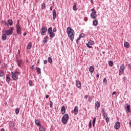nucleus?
<instances>
[{"label":"nucleus","instance_id":"nucleus-22","mask_svg":"<svg viewBox=\"0 0 131 131\" xmlns=\"http://www.w3.org/2000/svg\"><path fill=\"white\" fill-rule=\"evenodd\" d=\"M49 38V36H46L43 38V40L42 41V43H48V39Z\"/></svg>","mask_w":131,"mask_h":131},{"label":"nucleus","instance_id":"nucleus-64","mask_svg":"<svg viewBox=\"0 0 131 131\" xmlns=\"http://www.w3.org/2000/svg\"><path fill=\"white\" fill-rule=\"evenodd\" d=\"M18 54H20V50H18Z\"/></svg>","mask_w":131,"mask_h":131},{"label":"nucleus","instance_id":"nucleus-12","mask_svg":"<svg viewBox=\"0 0 131 131\" xmlns=\"http://www.w3.org/2000/svg\"><path fill=\"white\" fill-rule=\"evenodd\" d=\"M5 31H6V29H4L2 30V38L3 40H6L7 39V34L5 33Z\"/></svg>","mask_w":131,"mask_h":131},{"label":"nucleus","instance_id":"nucleus-58","mask_svg":"<svg viewBox=\"0 0 131 131\" xmlns=\"http://www.w3.org/2000/svg\"><path fill=\"white\" fill-rule=\"evenodd\" d=\"M0 131H5V129L4 128H2L1 129Z\"/></svg>","mask_w":131,"mask_h":131},{"label":"nucleus","instance_id":"nucleus-34","mask_svg":"<svg viewBox=\"0 0 131 131\" xmlns=\"http://www.w3.org/2000/svg\"><path fill=\"white\" fill-rule=\"evenodd\" d=\"M48 34H50V33H52L53 32V28H52V27H50L48 29Z\"/></svg>","mask_w":131,"mask_h":131},{"label":"nucleus","instance_id":"nucleus-53","mask_svg":"<svg viewBox=\"0 0 131 131\" xmlns=\"http://www.w3.org/2000/svg\"><path fill=\"white\" fill-rule=\"evenodd\" d=\"M43 63H44V64H47V63H48V60H45L43 61Z\"/></svg>","mask_w":131,"mask_h":131},{"label":"nucleus","instance_id":"nucleus-30","mask_svg":"<svg viewBox=\"0 0 131 131\" xmlns=\"http://www.w3.org/2000/svg\"><path fill=\"white\" fill-rule=\"evenodd\" d=\"M98 24H99L98 20H93V25H94V26H98Z\"/></svg>","mask_w":131,"mask_h":131},{"label":"nucleus","instance_id":"nucleus-31","mask_svg":"<svg viewBox=\"0 0 131 131\" xmlns=\"http://www.w3.org/2000/svg\"><path fill=\"white\" fill-rule=\"evenodd\" d=\"M39 131H46V128L42 126V125L39 126Z\"/></svg>","mask_w":131,"mask_h":131},{"label":"nucleus","instance_id":"nucleus-24","mask_svg":"<svg viewBox=\"0 0 131 131\" xmlns=\"http://www.w3.org/2000/svg\"><path fill=\"white\" fill-rule=\"evenodd\" d=\"M35 124H36V125H37V126H40V125H41V124H40V123L39 122V120L38 119H35Z\"/></svg>","mask_w":131,"mask_h":131},{"label":"nucleus","instance_id":"nucleus-8","mask_svg":"<svg viewBox=\"0 0 131 131\" xmlns=\"http://www.w3.org/2000/svg\"><path fill=\"white\" fill-rule=\"evenodd\" d=\"M14 32V27H11L9 30H5V33L6 34V35H12Z\"/></svg>","mask_w":131,"mask_h":131},{"label":"nucleus","instance_id":"nucleus-28","mask_svg":"<svg viewBox=\"0 0 131 131\" xmlns=\"http://www.w3.org/2000/svg\"><path fill=\"white\" fill-rule=\"evenodd\" d=\"M49 34V37H50V38H54L55 36H56V34H55V33H54L53 32L52 33H50Z\"/></svg>","mask_w":131,"mask_h":131},{"label":"nucleus","instance_id":"nucleus-4","mask_svg":"<svg viewBox=\"0 0 131 131\" xmlns=\"http://www.w3.org/2000/svg\"><path fill=\"white\" fill-rule=\"evenodd\" d=\"M16 123L14 121H10L9 122V131L11 130H17L16 128Z\"/></svg>","mask_w":131,"mask_h":131},{"label":"nucleus","instance_id":"nucleus-59","mask_svg":"<svg viewBox=\"0 0 131 131\" xmlns=\"http://www.w3.org/2000/svg\"><path fill=\"white\" fill-rule=\"evenodd\" d=\"M50 11H53V6L50 7Z\"/></svg>","mask_w":131,"mask_h":131},{"label":"nucleus","instance_id":"nucleus-52","mask_svg":"<svg viewBox=\"0 0 131 131\" xmlns=\"http://www.w3.org/2000/svg\"><path fill=\"white\" fill-rule=\"evenodd\" d=\"M5 25H6L8 27H9V24L8 23H7V21H5L4 23Z\"/></svg>","mask_w":131,"mask_h":131},{"label":"nucleus","instance_id":"nucleus-38","mask_svg":"<svg viewBox=\"0 0 131 131\" xmlns=\"http://www.w3.org/2000/svg\"><path fill=\"white\" fill-rule=\"evenodd\" d=\"M29 85L30 86H33V85H34V84H33V82H32V80H29Z\"/></svg>","mask_w":131,"mask_h":131},{"label":"nucleus","instance_id":"nucleus-26","mask_svg":"<svg viewBox=\"0 0 131 131\" xmlns=\"http://www.w3.org/2000/svg\"><path fill=\"white\" fill-rule=\"evenodd\" d=\"M35 69L37 74H41V70L40 69V68L36 67Z\"/></svg>","mask_w":131,"mask_h":131},{"label":"nucleus","instance_id":"nucleus-63","mask_svg":"<svg viewBox=\"0 0 131 131\" xmlns=\"http://www.w3.org/2000/svg\"><path fill=\"white\" fill-rule=\"evenodd\" d=\"M105 51H102V54H105Z\"/></svg>","mask_w":131,"mask_h":131},{"label":"nucleus","instance_id":"nucleus-39","mask_svg":"<svg viewBox=\"0 0 131 131\" xmlns=\"http://www.w3.org/2000/svg\"><path fill=\"white\" fill-rule=\"evenodd\" d=\"M108 65L109 66H111V67H112V66H113V61H112V60L109 61Z\"/></svg>","mask_w":131,"mask_h":131},{"label":"nucleus","instance_id":"nucleus-29","mask_svg":"<svg viewBox=\"0 0 131 131\" xmlns=\"http://www.w3.org/2000/svg\"><path fill=\"white\" fill-rule=\"evenodd\" d=\"M96 120H97V117H95L93 118V122H92V124H93V127H95V125L96 124Z\"/></svg>","mask_w":131,"mask_h":131},{"label":"nucleus","instance_id":"nucleus-37","mask_svg":"<svg viewBox=\"0 0 131 131\" xmlns=\"http://www.w3.org/2000/svg\"><path fill=\"white\" fill-rule=\"evenodd\" d=\"M48 62L50 63V64H52L53 63V59H52V57H48Z\"/></svg>","mask_w":131,"mask_h":131},{"label":"nucleus","instance_id":"nucleus-18","mask_svg":"<svg viewBox=\"0 0 131 131\" xmlns=\"http://www.w3.org/2000/svg\"><path fill=\"white\" fill-rule=\"evenodd\" d=\"M53 19L55 20L57 17V13L56 12V10L54 9L52 12Z\"/></svg>","mask_w":131,"mask_h":131},{"label":"nucleus","instance_id":"nucleus-27","mask_svg":"<svg viewBox=\"0 0 131 131\" xmlns=\"http://www.w3.org/2000/svg\"><path fill=\"white\" fill-rule=\"evenodd\" d=\"M31 48H32V42H29L28 45L27 46V48L28 50H31Z\"/></svg>","mask_w":131,"mask_h":131},{"label":"nucleus","instance_id":"nucleus-25","mask_svg":"<svg viewBox=\"0 0 131 131\" xmlns=\"http://www.w3.org/2000/svg\"><path fill=\"white\" fill-rule=\"evenodd\" d=\"M124 47L125 48H127V49H129L130 46H129V43L128 42H125L124 43Z\"/></svg>","mask_w":131,"mask_h":131},{"label":"nucleus","instance_id":"nucleus-54","mask_svg":"<svg viewBox=\"0 0 131 131\" xmlns=\"http://www.w3.org/2000/svg\"><path fill=\"white\" fill-rule=\"evenodd\" d=\"M117 93V92H115V91L113 92L112 93L113 96H114V95H115Z\"/></svg>","mask_w":131,"mask_h":131},{"label":"nucleus","instance_id":"nucleus-21","mask_svg":"<svg viewBox=\"0 0 131 131\" xmlns=\"http://www.w3.org/2000/svg\"><path fill=\"white\" fill-rule=\"evenodd\" d=\"M16 64L18 67H21V64H22V60H16Z\"/></svg>","mask_w":131,"mask_h":131},{"label":"nucleus","instance_id":"nucleus-14","mask_svg":"<svg viewBox=\"0 0 131 131\" xmlns=\"http://www.w3.org/2000/svg\"><path fill=\"white\" fill-rule=\"evenodd\" d=\"M95 109H97L98 110L99 108H100V106H101V103L99 101H96L95 103Z\"/></svg>","mask_w":131,"mask_h":131},{"label":"nucleus","instance_id":"nucleus-42","mask_svg":"<svg viewBox=\"0 0 131 131\" xmlns=\"http://www.w3.org/2000/svg\"><path fill=\"white\" fill-rule=\"evenodd\" d=\"M92 100H93V98H92V97H91L90 96H89L88 102H89V103H92Z\"/></svg>","mask_w":131,"mask_h":131},{"label":"nucleus","instance_id":"nucleus-6","mask_svg":"<svg viewBox=\"0 0 131 131\" xmlns=\"http://www.w3.org/2000/svg\"><path fill=\"white\" fill-rule=\"evenodd\" d=\"M124 70H125V66H124V63H123L120 65L119 70V75L120 76L123 74V73H124Z\"/></svg>","mask_w":131,"mask_h":131},{"label":"nucleus","instance_id":"nucleus-17","mask_svg":"<svg viewBox=\"0 0 131 131\" xmlns=\"http://www.w3.org/2000/svg\"><path fill=\"white\" fill-rule=\"evenodd\" d=\"M76 85L77 88H78V89L81 88V82H80V81L76 80Z\"/></svg>","mask_w":131,"mask_h":131},{"label":"nucleus","instance_id":"nucleus-50","mask_svg":"<svg viewBox=\"0 0 131 131\" xmlns=\"http://www.w3.org/2000/svg\"><path fill=\"white\" fill-rule=\"evenodd\" d=\"M53 32H57V28H54L53 29Z\"/></svg>","mask_w":131,"mask_h":131},{"label":"nucleus","instance_id":"nucleus-45","mask_svg":"<svg viewBox=\"0 0 131 131\" xmlns=\"http://www.w3.org/2000/svg\"><path fill=\"white\" fill-rule=\"evenodd\" d=\"M49 105L50 108H53V102L52 101H50Z\"/></svg>","mask_w":131,"mask_h":131},{"label":"nucleus","instance_id":"nucleus-44","mask_svg":"<svg viewBox=\"0 0 131 131\" xmlns=\"http://www.w3.org/2000/svg\"><path fill=\"white\" fill-rule=\"evenodd\" d=\"M80 39L84 37V34L83 33H81L79 35V37Z\"/></svg>","mask_w":131,"mask_h":131},{"label":"nucleus","instance_id":"nucleus-10","mask_svg":"<svg viewBox=\"0 0 131 131\" xmlns=\"http://www.w3.org/2000/svg\"><path fill=\"white\" fill-rule=\"evenodd\" d=\"M94 43H95V42H94V41L90 40L88 41V43H86V46L87 47L89 48V49H93V47H92L91 46H94Z\"/></svg>","mask_w":131,"mask_h":131},{"label":"nucleus","instance_id":"nucleus-5","mask_svg":"<svg viewBox=\"0 0 131 131\" xmlns=\"http://www.w3.org/2000/svg\"><path fill=\"white\" fill-rule=\"evenodd\" d=\"M16 33L17 34H21V25H20V20H17V22L16 25Z\"/></svg>","mask_w":131,"mask_h":131},{"label":"nucleus","instance_id":"nucleus-23","mask_svg":"<svg viewBox=\"0 0 131 131\" xmlns=\"http://www.w3.org/2000/svg\"><path fill=\"white\" fill-rule=\"evenodd\" d=\"M89 71L90 73H93L94 71H95V68L93 66H90L89 67Z\"/></svg>","mask_w":131,"mask_h":131},{"label":"nucleus","instance_id":"nucleus-56","mask_svg":"<svg viewBox=\"0 0 131 131\" xmlns=\"http://www.w3.org/2000/svg\"><path fill=\"white\" fill-rule=\"evenodd\" d=\"M27 34V33L25 32V33H24L23 35H24V36H26Z\"/></svg>","mask_w":131,"mask_h":131},{"label":"nucleus","instance_id":"nucleus-15","mask_svg":"<svg viewBox=\"0 0 131 131\" xmlns=\"http://www.w3.org/2000/svg\"><path fill=\"white\" fill-rule=\"evenodd\" d=\"M66 112V108L65 107V105H62L61 108V114L64 115V114H65Z\"/></svg>","mask_w":131,"mask_h":131},{"label":"nucleus","instance_id":"nucleus-61","mask_svg":"<svg viewBox=\"0 0 131 131\" xmlns=\"http://www.w3.org/2000/svg\"><path fill=\"white\" fill-rule=\"evenodd\" d=\"M1 24H3V23H4V20H1Z\"/></svg>","mask_w":131,"mask_h":131},{"label":"nucleus","instance_id":"nucleus-7","mask_svg":"<svg viewBox=\"0 0 131 131\" xmlns=\"http://www.w3.org/2000/svg\"><path fill=\"white\" fill-rule=\"evenodd\" d=\"M91 12L90 17L91 19H96L97 18V11L94 8L91 9Z\"/></svg>","mask_w":131,"mask_h":131},{"label":"nucleus","instance_id":"nucleus-51","mask_svg":"<svg viewBox=\"0 0 131 131\" xmlns=\"http://www.w3.org/2000/svg\"><path fill=\"white\" fill-rule=\"evenodd\" d=\"M99 77H100V75H99V73H97L96 74V78L98 79L99 78Z\"/></svg>","mask_w":131,"mask_h":131},{"label":"nucleus","instance_id":"nucleus-47","mask_svg":"<svg viewBox=\"0 0 131 131\" xmlns=\"http://www.w3.org/2000/svg\"><path fill=\"white\" fill-rule=\"evenodd\" d=\"M103 83H107V79L106 78H103Z\"/></svg>","mask_w":131,"mask_h":131},{"label":"nucleus","instance_id":"nucleus-36","mask_svg":"<svg viewBox=\"0 0 131 131\" xmlns=\"http://www.w3.org/2000/svg\"><path fill=\"white\" fill-rule=\"evenodd\" d=\"M19 112H20V108H17L15 109V114H16V115H18V114H19Z\"/></svg>","mask_w":131,"mask_h":131},{"label":"nucleus","instance_id":"nucleus-32","mask_svg":"<svg viewBox=\"0 0 131 131\" xmlns=\"http://www.w3.org/2000/svg\"><path fill=\"white\" fill-rule=\"evenodd\" d=\"M7 22H8L9 25H10V26H13V20H12V19H8L7 20Z\"/></svg>","mask_w":131,"mask_h":131},{"label":"nucleus","instance_id":"nucleus-35","mask_svg":"<svg viewBox=\"0 0 131 131\" xmlns=\"http://www.w3.org/2000/svg\"><path fill=\"white\" fill-rule=\"evenodd\" d=\"M41 10H45V9H46V3H43L41 5Z\"/></svg>","mask_w":131,"mask_h":131},{"label":"nucleus","instance_id":"nucleus-57","mask_svg":"<svg viewBox=\"0 0 131 131\" xmlns=\"http://www.w3.org/2000/svg\"><path fill=\"white\" fill-rule=\"evenodd\" d=\"M91 3H92V5H94V1L91 0Z\"/></svg>","mask_w":131,"mask_h":131},{"label":"nucleus","instance_id":"nucleus-43","mask_svg":"<svg viewBox=\"0 0 131 131\" xmlns=\"http://www.w3.org/2000/svg\"><path fill=\"white\" fill-rule=\"evenodd\" d=\"M89 128H92V120H91L89 121Z\"/></svg>","mask_w":131,"mask_h":131},{"label":"nucleus","instance_id":"nucleus-19","mask_svg":"<svg viewBox=\"0 0 131 131\" xmlns=\"http://www.w3.org/2000/svg\"><path fill=\"white\" fill-rule=\"evenodd\" d=\"M6 80L8 83H10V81H11V77H10V75H6Z\"/></svg>","mask_w":131,"mask_h":131},{"label":"nucleus","instance_id":"nucleus-62","mask_svg":"<svg viewBox=\"0 0 131 131\" xmlns=\"http://www.w3.org/2000/svg\"><path fill=\"white\" fill-rule=\"evenodd\" d=\"M36 2L37 3H38V2H39V0H36Z\"/></svg>","mask_w":131,"mask_h":131},{"label":"nucleus","instance_id":"nucleus-2","mask_svg":"<svg viewBox=\"0 0 131 131\" xmlns=\"http://www.w3.org/2000/svg\"><path fill=\"white\" fill-rule=\"evenodd\" d=\"M20 73L18 72L17 71H16L14 73L13 72H11V75L12 79L13 80H17L18 77V75H20Z\"/></svg>","mask_w":131,"mask_h":131},{"label":"nucleus","instance_id":"nucleus-41","mask_svg":"<svg viewBox=\"0 0 131 131\" xmlns=\"http://www.w3.org/2000/svg\"><path fill=\"white\" fill-rule=\"evenodd\" d=\"M105 119L106 120V123H109V121H110V118H108V117H106Z\"/></svg>","mask_w":131,"mask_h":131},{"label":"nucleus","instance_id":"nucleus-3","mask_svg":"<svg viewBox=\"0 0 131 131\" xmlns=\"http://www.w3.org/2000/svg\"><path fill=\"white\" fill-rule=\"evenodd\" d=\"M68 120H69V115L68 114L63 115L61 119L63 124H67Z\"/></svg>","mask_w":131,"mask_h":131},{"label":"nucleus","instance_id":"nucleus-16","mask_svg":"<svg viewBox=\"0 0 131 131\" xmlns=\"http://www.w3.org/2000/svg\"><path fill=\"white\" fill-rule=\"evenodd\" d=\"M114 127L115 129H118L120 127V123L119 122H117L115 123Z\"/></svg>","mask_w":131,"mask_h":131},{"label":"nucleus","instance_id":"nucleus-40","mask_svg":"<svg viewBox=\"0 0 131 131\" xmlns=\"http://www.w3.org/2000/svg\"><path fill=\"white\" fill-rule=\"evenodd\" d=\"M4 74H5V73H4L3 71H0V77H3Z\"/></svg>","mask_w":131,"mask_h":131},{"label":"nucleus","instance_id":"nucleus-55","mask_svg":"<svg viewBox=\"0 0 131 131\" xmlns=\"http://www.w3.org/2000/svg\"><path fill=\"white\" fill-rule=\"evenodd\" d=\"M88 97H89V96L85 95V96L84 97V99H88Z\"/></svg>","mask_w":131,"mask_h":131},{"label":"nucleus","instance_id":"nucleus-11","mask_svg":"<svg viewBox=\"0 0 131 131\" xmlns=\"http://www.w3.org/2000/svg\"><path fill=\"white\" fill-rule=\"evenodd\" d=\"M125 111H126V114H128V113L131 112V111H130V105L128 104V103H126L125 105Z\"/></svg>","mask_w":131,"mask_h":131},{"label":"nucleus","instance_id":"nucleus-1","mask_svg":"<svg viewBox=\"0 0 131 131\" xmlns=\"http://www.w3.org/2000/svg\"><path fill=\"white\" fill-rule=\"evenodd\" d=\"M67 33L70 40H71V41H73L74 39V35L75 34L74 30L72 29L71 27H68L67 29Z\"/></svg>","mask_w":131,"mask_h":131},{"label":"nucleus","instance_id":"nucleus-20","mask_svg":"<svg viewBox=\"0 0 131 131\" xmlns=\"http://www.w3.org/2000/svg\"><path fill=\"white\" fill-rule=\"evenodd\" d=\"M78 113V106H76L74 108V114L76 115Z\"/></svg>","mask_w":131,"mask_h":131},{"label":"nucleus","instance_id":"nucleus-46","mask_svg":"<svg viewBox=\"0 0 131 131\" xmlns=\"http://www.w3.org/2000/svg\"><path fill=\"white\" fill-rule=\"evenodd\" d=\"M127 66H128V69L129 70H130V71H131V64L130 63H128Z\"/></svg>","mask_w":131,"mask_h":131},{"label":"nucleus","instance_id":"nucleus-9","mask_svg":"<svg viewBox=\"0 0 131 131\" xmlns=\"http://www.w3.org/2000/svg\"><path fill=\"white\" fill-rule=\"evenodd\" d=\"M47 31H48V28L46 26L42 27L40 29L41 35L42 36H43V35H46Z\"/></svg>","mask_w":131,"mask_h":131},{"label":"nucleus","instance_id":"nucleus-33","mask_svg":"<svg viewBox=\"0 0 131 131\" xmlns=\"http://www.w3.org/2000/svg\"><path fill=\"white\" fill-rule=\"evenodd\" d=\"M73 11H77V4H74V5L73 6Z\"/></svg>","mask_w":131,"mask_h":131},{"label":"nucleus","instance_id":"nucleus-13","mask_svg":"<svg viewBox=\"0 0 131 131\" xmlns=\"http://www.w3.org/2000/svg\"><path fill=\"white\" fill-rule=\"evenodd\" d=\"M101 112L104 118L108 117V115H107V113H106V112H105V108L104 107L101 108Z\"/></svg>","mask_w":131,"mask_h":131},{"label":"nucleus","instance_id":"nucleus-48","mask_svg":"<svg viewBox=\"0 0 131 131\" xmlns=\"http://www.w3.org/2000/svg\"><path fill=\"white\" fill-rule=\"evenodd\" d=\"M80 39V38L79 37L76 40V43L78 45V42H79V40Z\"/></svg>","mask_w":131,"mask_h":131},{"label":"nucleus","instance_id":"nucleus-49","mask_svg":"<svg viewBox=\"0 0 131 131\" xmlns=\"http://www.w3.org/2000/svg\"><path fill=\"white\" fill-rule=\"evenodd\" d=\"M35 66H34V64L31 66V69H32V70H34L35 69Z\"/></svg>","mask_w":131,"mask_h":131},{"label":"nucleus","instance_id":"nucleus-60","mask_svg":"<svg viewBox=\"0 0 131 131\" xmlns=\"http://www.w3.org/2000/svg\"><path fill=\"white\" fill-rule=\"evenodd\" d=\"M49 95H46V99H48L49 98Z\"/></svg>","mask_w":131,"mask_h":131}]
</instances>
